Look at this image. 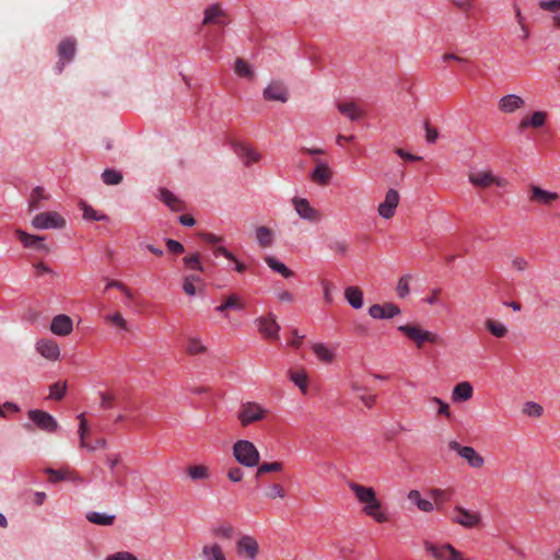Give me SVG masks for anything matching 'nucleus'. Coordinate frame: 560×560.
Returning a JSON list of instances; mask_svg holds the SVG:
<instances>
[{
  "instance_id": "f257e3e1",
  "label": "nucleus",
  "mask_w": 560,
  "mask_h": 560,
  "mask_svg": "<svg viewBox=\"0 0 560 560\" xmlns=\"http://www.w3.org/2000/svg\"><path fill=\"white\" fill-rule=\"evenodd\" d=\"M348 487L353 492L357 500L364 504L362 512L372 517L377 523L388 521L387 514L382 510V503L376 497V492L372 487L362 486L354 481L348 482Z\"/></svg>"
},
{
  "instance_id": "f03ea898",
  "label": "nucleus",
  "mask_w": 560,
  "mask_h": 560,
  "mask_svg": "<svg viewBox=\"0 0 560 560\" xmlns=\"http://www.w3.org/2000/svg\"><path fill=\"white\" fill-rule=\"evenodd\" d=\"M233 456L240 465L247 468L258 466L260 460L257 447L248 440H240L234 443Z\"/></svg>"
},
{
  "instance_id": "7ed1b4c3",
  "label": "nucleus",
  "mask_w": 560,
  "mask_h": 560,
  "mask_svg": "<svg viewBox=\"0 0 560 560\" xmlns=\"http://www.w3.org/2000/svg\"><path fill=\"white\" fill-rule=\"evenodd\" d=\"M398 330L413 341L418 349H421L425 342L440 343V337L436 334L424 330L419 325H401Z\"/></svg>"
},
{
  "instance_id": "20e7f679",
  "label": "nucleus",
  "mask_w": 560,
  "mask_h": 560,
  "mask_svg": "<svg viewBox=\"0 0 560 560\" xmlns=\"http://www.w3.org/2000/svg\"><path fill=\"white\" fill-rule=\"evenodd\" d=\"M468 180L477 188H489L492 185L504 188L509 185V180L504 177L495 176L490 170L471 172L468 174Z\"/></svg>"
},
{
  "instance_id": "39448f33",
  "label": "nucleus",
  "mask_w": 560,
  "mask_h": 560,
  "mask_svg": "<svg viewBox=\"0 0 560 560\" xmlns=\"http://www.w3.org/2000/svg\"><path fill=\"white\" fill-rule=\"evenodd\" d=\"M428 551L435 560H467L463 553L455 549L451 544L436 545L431 541L423 542Z\"/></svg>"
},
{
  "instance_id": "423d86ee",
  "label": "nucleus",
  "mask_w": 560,
  "mask_h": 560,
  "mask_svg": "<svg viewBox=\"0 0 560 560\" xmlns=\"http://www.w3.org/2000/svg\"><path fill=\"white\" fill-rule=\"evenodd\" d=\"M292 206L296 214L304 221L315 224L320 222L323 219L322 212L314 208L306 198H292Z\"/></svg>"
},
{
  "instance_id": "0eeeda50",
  "label": "nucleus",
  "mask_w": 560,
  "mask_h": 560,
  "mask_svg": "<svg viewBox=\"0 0 560 560\" xmlns=\"http://www.w3.org/2000/svg\"><path fill=\"white\" fill-rule=\"evenodd\" d=\"M451 520L464 528H477L481 524L479 512L467 510L460 505L454 508Z\"/></svg>"
},
{
  "instance_id": "6e6552de",
  "label": "nucleus",
  "mask_w": 560,
  "mask_h": 560,
  "mask_svg": "<svg viewBox=\"0 0 560 560\" xmlns=\"http://www.w3.org/2000/svg\"><path fill=\"white\" fill-rule=\"evenodd\" d=\"M66 220L56 211L40 212L32 220V226L37 230L62 229Z\"/></svg>"
},
{
  "instance_id": "1a4fd4ad",
  "label": "nucleus",
  "mask_w": 560,
  "mask_h": 560,
  "mask_svg": "<svg viewBox=\"0 0 560 560\" xmlns=\"http://www.w3.org/2000/svg\"><path fill=\"white\" fill-rule=\"evenodd\" d=\"M267 415V410L264 409L257 402H245L241 406L237 413V418L242 427H247L253 422L262 420Z\"/></svg>"
},
{
  "instance_id": "9d476101",
  "label": "nucleus",
  "mask_w": 560,
  "mask_h": 560,
  "mask_svg": "<svg viewBox=\"0 0 560 560\" xmlns=\"http://www.w3.org/2000/svg\"><path fill=\"white\" fill-rule=\"evenodd\" d=\"M258 331L265 339L278 340L280 326L276 320V316L269 313L267 316H260L255 320Z\"/></svg>"
},
{
  "instance_id": "9b49d317",
  "label": "nucleus",
  "mask_w": 560,
  "mask_h": 560,
  "mask_svg": "<svg viewBox=\"0 0 560 560\" xmlns=\"http://www.w3.org/2000/svg\"><path fill=\"white\" fill-rule=\"evenodd\" d=\"M528 200L530 202L550 207L559 200L560 196L558 192L542 189L540 186L530 184L528 186Z\"/></svg>"
},
{
  "instance_id": "f8f14e48",
  "label": "nucleus",
  "mask_w": 560,
  "mask_h": 560,
  "mask_svg": "<svg viewBox=\"0 0 560 560\" xmlns=\"http://www.w3.org/2000/svg\"><path fill=\"white\" fill-rule=\"evenodd\" d=\"M28 418L36 424V427L47 433H54L58 429V422L48 412L39 409L28 411Z\"/></svg>"
},
{
  "instance_id": "ddd939ff",
  "label": "nucleus",
  "mask_w": 560,
  "mask_h": 560,
  "mask_svg": "<svg viewBox=\"0 0 560 560\" xmlns=\"http://www.w3.org/2000/svg\"><path fill=\"white\" fill-rule=\"evenodd\" d=\"M229 23V15L219 3L211 4L205 10L202 25H217L219 27H224Z\"/></svg>"
},
{
  "instance_id": "4468645a",
  "label": "nucleus",
  "mask_w": 560,
  "mask_h": 560,
  "mask_svg": "<svg viewBox=\"0 0 560 560\" xmlns=\"http://www.w3.org/2000/svg\"><path fill=\"white\" fill-rule=\"evenodd\" d=\"M399 203V194L396 189H389L386 195L385 199L382 203L378 206V214L384 219H390L395 215L396 208Z\"/></svg>"
},
{
  "instance_id": "2eb2a0df",
  "label": "nucleus",
  "mask_w": 560,
  "mask_h": 560,
  "mask_svg": "<svg viewBox=\"0 0 560 560\" xmlns=\"http://www.w3.org/2000/svg\"><path fill=\"white\" fill-rule=\"evenodd\" d=\"M314 162H315V168L313 170V172L310 175L311 180L320 186L328 185L332 178L331 168L329 167V165L326 162H324L319 159H314Z\"/></svg>"
},
{
  "instance_id": "dca6fc26",
  "label": "nucleus",
  "mask_w": 560,
  "mask_h": 560,
  "mask_svg": "<svg viewBox=\"0 0 560 560\" xmlns=\"http://www.w3.org/2000/svg\"><path fill=\"white\" fill-rule=\"evenodd\" d=\"M15 234L19 237V240L21 241V243L24 245V247L36 249V250L49 252V248L44 243V241H45L44 236L32 235V234H28V233L20 230V229H18L15 231Z\"/></svg>"
},
{
  "instance_id": "f3484780",
  "label": "nucleus",
  "mask_w": 560,
  "mask_h": 560,
  "mask_svg": "<svg viewBox=\"0 0 560 560\" xmlns=\"http://www.w3.org/2000/svg\"><path fill=\"white\" fill-rule=\"evenodd\" d=\"M264 97L267 101H277L281 103H285L289 98L288 90L282 82L275 81L271 82L264 90Z\"/></svg>"
},
{
  "instance_id": "a211bd4d",
  "label": "nucleus",
  "mask_w": 560,
  "mask_h": 560,
  "mask_svg": "<svg viewBox=\"0 0 560 560\" xmlns=\"http://www.w3.org/2000/svg\"><path fill=\"white\" fill-rule=\"evenodd\" d=\"M525 105V101L516 94H508L502 96L498 102V108L504 114H512Z\"/></svg>"
},
{
  "instance_id": "6ab92c4d",
  "label": "nucleus",
  "mask_w": 560,
  "mask_h": 560,
  "mask_svg": "<svg viewBox=\"0 0 560 560\" xmlns=\"http://www.w3.org/2000/svg\"><path fill=\"white\" fill-rule=\"evenodd\" d=\"M72 319L68 315H57L52 318L50 330L57 336H68L72 332Z\"/></svg>"
},
{
  "instance_id": "aec40b11",
  "label": "nucleus",
  "mask_w": 560,
  "mask_h": 560,
  "mask_svg": "<svg viewBox=\"0 0 560 560\" xmlns=\"http://www.w3.org/2000/svg\"><path fill=\"white\" fill-rule=\"evenodd\" d=\"M399 313L400 308L393 303H386L384 305L374 304L369 308L370 316L377 319L393 318Z\"/></svg>"
},
{
  "instance_id": "412c9836",
  "label": "nucleus",
  "mask_w": 560,
  "mask_h": 560,
  "mask_svg": "<svg viewBox=\"0 0 560 560\" xmlns=\"http://www.w3.org/2000/svg\"><path fill=\"white\" fill-rule=\"evenodd\" d=\"M36 350L40 353V355L50 361L58 360L60 355V349L57 342L51 339L38 340L36 343Z\"/></svg>"
},
{
  "instance_id": "4be33fe9",
  "label": "nucleus",
  "mask_w": 560,
  "mask_h": 560,
  "mask_svg": "<svg viewBox=\"0 0 560 560\" xmlns=\"http://www.w3.org/2000/svg\"><path fill=\"white\" fill-rule=\"evenodd\" d=\"M255 238L260 248H270L275 244L276 233L272 229L266 225H258L255 229Z\"/></svg>"
},
{
  "instance_id": "5701e85b",
  "label": "nucleus",
  "mask_w": 560,
  "mask_h": 560,
  "mask_svg": "<svg viewBox=\"0 0 560 560\" xmlns=\"http://www.w3.org/2000/svg\"><path fill=\"white\" fill-rule=\"evenodd\" d=\"M238 555H244L250 560H254L258 553V544L252 536H243L236 545Z\"/></svg>"
},
{
  "instance_id": "b1692460",
  "label": "nucleus",
  "mask_w": 560,
  "mask_h": 560,
  "mask_svg": "<svg viewBox=\"0 0 560 560\" xmlns=\"http://www.w3.org/2000/svg\"><path fill=\"white\" fill-rule=\"evenodd\" d=\"M45 472L48 475V479L50 482H58L61 480H71L79 483L83 482L82 477H80L75 471L70 470L68 468L59 470L46 468Z\"/></svg>"
},
{
  "instance_id": "393cba45",
  "label": "nucleus",
  "mask_w": 560,
  "mask_h": 560,
  "mask_svg": "<svg viewBox=\"0 0 560 560\" xmlns=\"http://www.w3.org/2000/svg\"><path fill=\"white\" fill-rule=\"evenodd\" d=\"M547 121V113L542 110L534 112L530 116L524 117L518 125V129L523 130L528 127L541 128Z\"/></svg>"
},
{
  "instance_id": "a878e982",
  "label": "nucleus",
  "mask_w": 560,
  "mask_h": 560,
  "mask_svg": "<svg viewBox=\"0 0 560 560\" xmlns=\"http://www.w3.org/2000/svg\"><path fill=\"white\" fill-rule=\"evenodd\" d=\"M474 388L469 382H460L456 384L452 390V399L454 402L467 401L472 397Z\"/></svg>"
},
{
  "instance_id": "bb28decb",
  "label": "nucleus",
  "mask_w": 560,
  "mask_h": 560,
  "mask_svg": "<svg viewBox=\"0 0 560 560\" xmlns=\"http://www.w3.org/2000/svg\"><path fill=\"white\" fill-rule=\"evenodd\" d=\"M337 108L352 121L359 120L364 116V112L353 102L338 103Z\"/></svg>"
},
{
  "instance_id": "cd10ccee",
  "label": "nucleus",
  "mask_w": 560,
  "mask_h": 560,
  "mask_svg": "<svg viewBox=\"0 0 560 560\" xmlns=\"http://www.w3.org/2000/svg\"><path fill=\"white\" fill-rule=\"evenodd\" d=\"M202 560H226L222 547L218 542L206 544L201 550Z\"/></svg>"
},
{
  "instance_id": "c85d7f7f",
  "label": "nucleus",
  "mask_w": 560,
  "mask_h": 560,
  "mask_svg": "<svg viewBox=\"0 0 560 560\" xmlns=\"http://www.w3.org/2000/svg\"><path fill=\"white\" fill-rule=\"evenodd\" d=\"M460 457L475 469H480L485 465V458L471 446H465Z\"/></svg>"
},
{
  "instance_id": "c756f323",
  "label": "nucleus",
  "mask_w": 560,
  "mask_h": 560,
  "mask_svg": "<svg viewBox=\"0 0 560 560\" xmlns=\"http://www.w3.org/2000/svg\"><path fill=\"white\" fill-rule=\"evenodd\" d=\"M428 493H429L430 498L433 500L434 506L438 510H440L442 508V505L452 498L453 490L431 488Z\"/></svg>"
},
{
  "instance_id": "7c9ffc66",
  "label": "nucleus",
  "mask_w": 560,
  "mask_h": 560,
  "mask_svg": "<svg viewBox=\"0 0 560 560\" xmlns=\"http://www.w3.org/2000/svg\"><path fill=\"white\" fill-rule=\"evenodd\" d=\"M160 200L164 202L172 211H182L185 208L184 202L167 189L160 190Z\"/></svg>"
},
{
  "instance_id": "2f4dec72",
  "label": "nucleus",
  "mask_w": 560,
  "mask_h": 560,
  "mask_svg": "<svg viewBox=\"0 0 560 560\" xmlns=\"http://www.w3.org/2000/svg\"><path fill=\"white\" fill-rule=\"evenodd\" d=\"M345 298L355 310L361 308L363 305V292L359 287H348L345 290Z\"/></svg>"
},
{
  "instance_id": "473e14b6",
  "label": "nucleus",
  "mask_w": 560,
  "mask_h": 560,
  "mask_svg": "<svg viewBox=\"0 0 560 560\" xmlns=\"http://www.w3.org/2000/svg\"><path fill=\"white\" fill-rule=\"evenodd\" d=\"M187 476L194 480H207L210 478V470L206 465H190L186 468Z\"/></svg>"
},
{
  "instance_id": "72a5a7b5",
  "label": "nucleus",
  "mask_w": 560,
  "mask_h": 560,
  "mask_svg": "<svg viewBox=\"0 0 560 560\" xmlns=\"http://www.w3.org/2000/svg\"><path fill=\"white\" fill-rule=\"evenodd\" d=\"M485 327L492 336L497 338H504L509 331L508 327L503 323L492 318L485 320Z\"/></svg>"
},
{
  "instance_id": "f704fd0d",
  "label": "nucleus",
  "mask_w": 560,
  "mask_h": 560,
  "mask_svg": "<svg viewBox=\"0 0 560 560\" xmlns=\"http://www.w3.org/2000/svg\"><path fill=\"white\" fill-rule=\"evenodd\" d=\"M289 376L290 380L302 390V393L306 394L308 386L306 372L304 370H290Z\"/></svg>"
},
{
  "instance_id": "c9c22d12",
  "label": "nucleus",
  "mask_w": 560,
  "mask_h": 560,
  "mask_svg": "<svg viewBox=\"0 0 560 560\" xmlns=\"http://www.w3.org/2000/svg\"><path fill=\"white\" fill-rule=\"evenodd\" d=\"M236 152L244 159L246 165L256 163L260 159V154L247 144H240Z\"/></svg>"
},
{
  "instance_id": "e433bc0d",
  "label": "nucleus",
  "mask_w": 560,
  "mask_h": 560,
  "mask_svg": "<svg viewBox=\"0 0 560 560\" xmlns=\"http://www.w3.org/2000/svg\"><path fill=\"white\" fill-rule=\"evenodd\" d=\"M86 518L90 523L101 525V526H110L114 524L115 515H108L105 513L98 512H90L86 514Z\"/></svg>"
},
{
  "instance_id": "4c0bfd02",
  "label": "nucleus",
  "mask_w": 560,
  "mask_h": 560,
  "mask_svg": "<svg viewBox=\"0 0 560 560\" xmlns=\"http://www.w3.org/2000/svg\"><path fill=\"white\" fill-rule=\"evenodd\" d=\"M264 260L273 271L280 273L282 277L291 278L293 276V271L284 264L278 261L275 257L266 256Z\"/></svg>"
},
{
  "instance_id": "58836bf2",
  "label": "nucleus",
  "mask_w": 560,
  "mask_h": 560,
  "mask_svg": "<svg viewBox=\"0 0 560 560\" xmlns=\"http://www.w3.org/2000/svg\"><path fill=\"white\" fill-rule=\"evenodd\" d=\"M58 52L61 59L71 60L75 52L74 40L70 38L62 40L58 46Z\"/></svg>"
},
{
  "instance_id": "ea45409f",
  "label": "nucleus",
  "mask_w": 560,
  "mask_h": 560,
  "mask_svg": "<svg viewBox=\"0 0 560 560\" xmlns=\"http://www.w3.org/2000/svg\"><path fill=\"white\" fill-rule=\"evenodd\" d=\"M312 349L316 357L324 363H331L335 359V354L324 343H314Z\"/></svg>"
},
{
  "instance_id": "a19ab883",
  "label": "nucleus",
  "mask_w": 560,
  "mask_h": 560,
  "mask_svg": "<svg viewBox=\"0 0 560 560\" xmlns=\"http://www.w3.org/2000/svg\"><path fill=\"white\" fill-rule=\"evenodd\" d=\"M48 196L45 194L42 187H35L30 197L28 208L31 211L37 210L40 208V201L46 200Z\"/></svg>"
},
{
  "instance_id": "79ce46f5",
  "label": "nucleus",
  "mask_w": 560,
  "mask_h": 560,
  "mask_svg": "<svg viewBox=\"0 0 560 560\" xmlns=\"http://www.w3.org/2000/svg\"><path fill=\"white\" fill-rule=\"evenodd\" d=\"M234 71L237 75L246 79H253L254 78V71L252 70L248 62H246L244 59H236Z\"/></svg>"
},
{
  "instance_id": "37998d69",
  "label": "nucleus",
  "mask_w": 560,
  "mask_h": 560,
  "mask_svg": "<svg viewBox=\"0 0 560 560\" xmlns=\"http://www.w3.org/2000/svg\"><path fill=\"white\" fill-rule=\"evenodd\" d=\"M102 180L106 185H118L122 180V174L116 170L107 168L102 173Z\"/></svg>"
},
{
  "instance_id": "c03bdc74",
  "label": "nucleus",
  "mask_w": 560,
  "mask_h": 560,
  "mask_svg": "<svg viewBox=\"0 0 560 560\" xmlns=\"http://www.w3.org/2000/svg\"><path fill=\"white\" fill-rule=\"evenodd\" d=\"M81 209L83 211V218L91 221H104L107 220L106 214H100L93 207L81 202Z\"/></svg>"
},
{
  "instance_id": "a18cd8bd",
  "label": "nucleus",
  "mask_w": 560,
  "mask_h": 560,
  "mask_svg": "<svg viewBox=\"0 0 560 560\" xmlns=\"http://www.w3.org/2000/svg\"><path fill=\"white\" fill-rule=\"evenodd\" d=\"M522 411H523V413L527 415L528 417L539 418L544 413V408L541 405H539L535 401H526L523 405Z\"/></svg>"
},
{
  "instance_id": "49530a36",
  "label": "nucleus",
  "mask_w": 560,
  "mask_h": 560,
  "mask_svg": "<svg viewBox=\"0 0 560 560\" xmlns=\"http://www.w3.org/2000/svg\"><path fill=\"white\" fill-rule=\"evenodd\" d=\"M282 469H283V464L281 462L264 463V464L259 465V467L256 471V478H259L260 476L268 474V472L281 471Z\"/></svg>"
},
{
  "instance_id": "de8ad7c7",
  "label": "nucleus",
  "mask_w": 560,
  "mask_h": 560,
  "mask_svg": "<svg viewBox=\"0 0 560 560\" xmlns=\"http://www.w3.org/2000/svg\"><path fill=\"white\" fill-rule=\"evenodd\" d=\"M429 401L431 404H434V405L438 406L436 413H438L439 417H445L447 419H450L452 417L451 408H450V405L447 402H445L444 400H442L439 397H431L429 399Z\"/></svg>"
},
{
  "instance_id": "09e8293b",
  "label": "nucleus",
  "mask_w": 560,
  "mask_h": 560,
  "mask_svg": "<svg viewBox=\"0 0 560 560\" xmlns=\"http://www.w3.org/2000/svg\"><path fill=\"white\" fill-rule=\"evenodd\" d=\"M207 350L206 346L202 345L198 338H189L187 342L186 351L190 355L205 353Z\"/></svg>"
},
{
  "instance_id": "8fccbe9b",
  "label": "nucleus",
  "mask_w": 560,
  "mask_h": 560,
  "mask_svg": "<svg viewBox=\"0 0 560 560\" xmlns=\"http://www.w3.org/2000/svg\"><path fill=\"white\" fill-rule=\"evenodd\" d=\"M185 267L190 270H197L202 272L203 267L200 262V254L194 253L190 256H186L184 259Z\"/></svg>"
},
{
  "instance_id": "3c124183",
  "label": "nucleus",
  "mask_w": 560,
  "mask_h": 560,
  "mask_svg": "<svg viewBox=\"0 0 560 560\" xmlns=\"http://www.w3.org/2000/svg\"><path fill=\"white\" fill-rule=\"evenodd\" d=\"M67 383H55L49 386V398L60 400L66 395Z\"/></svg>"
},
{
  "instance_id": "603ef678",
  "label": "nucleus",
  "mask_w": 560,
  "mask_h": 560,
  "mask_svg": "<svg viewBox=\"0 0 560 560\" xmlns=\"http://www.w3.org/2000/svg\"><path fill=\"white\" fill-rule=\"evenodd\" d=\"M224 303L229 311L230 310L242 311L245 308L244 302L235 293L228 295L224 300Z\"/></svg>"
},
{
  "instance_id": "864d4df0",
  "label": "nucleus",
  "mask_w": 560,
  "mask_h": 560,
  "mask_svg": "<svg viewBox=\"0 0 560 560\" xmlns=\"http://www.w3.org/2000/svg\"><path fill=\"white\" fill-rule=\"evenodd\" d=\"M411 280V276L409 275H406V276H402L399 280H398V283H397V287H396V292L398 294L399 298H406L408 294H409V282Z\"/></svg>"
},
{
  "instance_id": "5fc2aeb1",
  "label": "nucleus",
  "mask_w": 560,
  "mask_h": 560,
  "mask_svg": "<svg viewBox=\"0 0 560 560\" xmlns=\"http://www.w3.org/2000/svg\"><path fill=\"white\" fill-rule=\"evenodd\" d=\"M200 278L198 276H195V275H190V276H187L184 278V283H183V290L184 292L187 294V295H195L196 294V287H195V282L199 281Z\"/></svg>"
},
{
  "instance_id": "6e6d98bb",
  "label": "nucleus",
  "mask_w": 560,
  "mask_h": 560,
  "mask_svg": "<svg viewBox=\"0 0 560 560\" xmlns=\"http://www.w3.org/2000/svg\"><path fill=\"white\" fill-rule=\"evenodd\" d=\"M105 320L107 323H110L114 326L119 327L120 329H124V330L128 329L127 320L122 317V315L120 313H115V314H112V315H107L105 317Z\"/></svg>"
},
{
  "instance_id": "4d7b16f0",
  "label": "nucleus",
  "mask_w": 560,
  "mask_h": 560,
  "mask_svg": "<svg viewBox=\"0 0 560 560\" xmlns=\"http://www.w3.org/2000/svg\"><path fill=\"white\" fill-rule=\"evenodd\" d=\"M80 424H79V435H80V446L88 447V443L85 442V436L88 434V421L85 419V415L81 413L79 416Z\"/></svg>"
},
{
  "instance_id": "13d9d810",
  "label": "nucleus",
  "mask_w": 560,
  "mask_h": 560,
  "mask_svg": "<svg viewBox=\"0 0 560 560\" xmlns=\"http://www.w3.org/2000/svg\"><path fill=\"white\" fill-rule=\"evenodd\" d=\"M538 7L544 11L557 13L560 10V0H540Z\"/></svg>"
},
{
  "instance_id": "bf43d9fd",
  "label": "nucleus",
  "mask_w": 560,
  "mask_h": 560,
  "mask_svg": "<svg viewBox=\"0 0 560 560\" xmlns=\"http://www.w3.org/2000/svg\"><path fill=\"white\" fill-rule=\"evenodd\" d=\"M217 537L230 539L233 537L234 528L231 525H220L213 529Z\"/></svg>"
},
{
  "instance_id": "052dcab7",
  "label": "nucleus",
  "mask_w": 560,
  "mask_h": 560,
  "mask_svg": "<svg viewBox=\"0 0 560 560\" xmlns=\"http://www.w3.org/2000/svg\"><path fill=\"white\" fill-rule=\"evenodd\" d=\"M266 495L270 499H276V498L282 499L285 497V490L281 485L272 483L269 486Z\"/></svg>"
},
{
  "instance_id": "680f3d73",
  "label": "nucleus",
  "mask_w": 560,
  "mask_h": 560,
  "mask_svg": "<svg viewBox=\"0 0 560 560\" xmlns=\"http://www.w3.org/2000/svg\"><path fill=\"white\" fill-rule=\"evenodd\" d=\"M166 247L173 254H182L185 250L183 244H180L178 241L171 238L166 240Z\"/></svg>"
},
{
  "instance_id": "e2e57ef3",
  "label": "nucleus",
  "mask_w": 560,
  "mask_h": 560,
  "mask_svg": "<svg viewBox=\"0 0 560 560\" xmlns=\"http://www.w3.org/2000/svg\"><path fill=\"white\" fill-rule=\"evenodd\" d=\"M101 407L104 409H109L113 407L115 401V396L109 393H101Z\"/></svg>"
},
{
  "instance_id": "0e129e2a",
  "label": "nucleus",
  "mask_w": 560,
  "mask_h": 560,
  "mask_svg": "<svg viewBox=\"0 0 560 560\" xmlns=\"http://www.w3.org/2000/svg\"><path fill=\"white\" fill-rule=\"evenodd\" d=\"M228 477L233 482H240L244 477V472L240 467H231L228 471Z\"/></svg>"
},
{
  "instance_id": "69168bd1",
  "label": "nucleus",
  "mask_w": 560,
  "mask_h": 560,
  "mask_svg": "<svg viewBox=\"0 0 560 560\" xmlns=\"http://www.w3.org/2000/svg\"><path fill=\"white\" fill-rule=\"evenodd\" d=\"M452 3L463 12H469L472 9V0H451Z\"/></svg>"
},
{
  "instance_id": "338daca9",
  "label": "nucleus",
  "mask_w": 560,
  "mask_h": 560,
  "mask_svg": "<svg viewBox=\"0 0 560 560\" xmlns=\"http://www.w3.org/2000/svg\"><path fill=\"white\" fill-rule=\"evenodd\" d=\"M322 287L324 292V300L327 304H330L332 302L331 291L334 287L329 281L326 280L322 282Z\"/></svg>"
},
{
  "instance_id": "774afa93",
  "label": "nucleus",
  "mask_w": 560,
  "mask_h": 560,
  "mask_svg": "<svg viewBox=\"0 0 560 560\" xmlns=\"http://www.w3.org/2000/svg\"><path fill=\"white\" fill-rule=\"evenodd\" d=\"M106 560H138L132 553L127 551L116 552L112 556H108Z\"/></svg>"
}]
</instances>
